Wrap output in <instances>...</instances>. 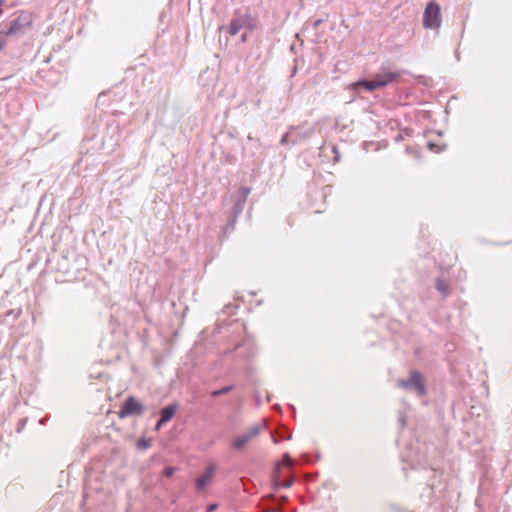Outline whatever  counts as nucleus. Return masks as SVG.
Returning <instances> with one entry per match:
<instances>
[{
	"mask_svg": "<svg viewBox=\"0 0 512 512\" xmlns=\"http://www.w3.org/2000/svg\"><path fill=\"white\" fill-rule=\"evenodd\" d=\"M138 445H139V446H140V445H142V442H139V443H138ZM143 446H144L145 448H147V447H149V443H147V442H143Z\"/></svg>",
	"mask_w": 512,
	"mask_h": 512,
	"instance_id": "nucleus-16",
	"label": "nucleus"
},
{
	"mask_svg": "<svg viewBox=\"0 0 512 512\" xmlns=\"http://www.w3.org/2000/svg\"><path fill=\"white\" fill-rule=\"evenodd\" d=\"M266 427L265 422L251 426L246 432L237 436L232 442V448L242 450L246 445L258 437L260 432Z\"/></svg>",
	"mask_w": 512,
	"mask_h": 512,
	"instance_id": "nucleus-3",
	"label": "nucleus"
},
{
	"mask_svg": "<svg viewBox=\"0 0 512 512\" xmlns=\"http://www.w3.org/2000/svg\"><path fill=\"white\" fill-rule=\"evenodd\" d=\"M163 424H160V420L157 422L156 426H155V430L156 431H159L161 429Z\"/></svg>",
	"mask_w": 512,
	"mask_h": 512,
	"instance_id": "nucleus-14",
	"label": "nucleus"
},
{
	"mask_svg": "<svg viewBox=\"0 0 512 512\" xmlns=\"http://www.w3.org/2000/svg\"><path fill=\"white\" fill-rule=\"evenodd\" d=\"M292 484V481H288V482H285L282 484V486L286 487V488H289Z\"/></svg>",
	"mask_w": 512,
	"mask_h": 512,
	"instance_id": "nucleus-15",
	"label": "nucleus"
},
{
	"mask_svg": "<svg viewBox=\"0 0 512 512\" xmlns=\"http://www.w3.org/2000/svg\"><path fill=\"white\" fill-rule=\"evenodd\" d=\"M284 462H286V463L289 465V459H288V457H287V456H285V458H284Z\"/></svg>",
	"mask_w": 512,
	"mask_h": 512,
	"instance_id": "nucleus-18",
	"label": "nucleus"
},
{
	"mask_svg": "<svg viewBox=\"0 0 512 512\" xmlns=\"http://www.w3.org/2000/svg\"><path fill=\"white\" fill-rule=\"evenodd\" d=\"M175 472V468L173 467H166L164 470H163V473L166 477H171Z\"/></svg>",
	"mask_w": 512,
	"mask_h": 512,
	"instance_id": "nucleus-12",
	"label": "nucleus"
},
{
	"mask_svg": "<svg viewBox=\"0 0 512 512\" xmlns=\"http://www.w3.org/2000/svg\"><path fill=\"white\" fill-rule=\"evenodd\" d=\"M231 389H232V387H231V386H226V387H223V388H222V389H220V390H215V391H213V392L211 393V395H212L213 397H218V396H220V395H222V394H225V393L230 392V391H231Z\"/></svg>",
	"mask_w": 512,
	"mask_h": 512,
	"instance_id": "nucleus-10",
	"label": "nucleus"
},
{
	"mask_svg": "<svg viewBox=\"0 0 512 512\" xmlns=\"http://www.w3.org/2000/svg\"><path fill=\"white\" fill-rule=\"evenodd\" d=\"M401 386L403 388H414L420 395L425 393V387L421 381V375L416 371L411 373L409 379L402 381Z\"/></svg>",
	"mask_w": 512,
	"mask_h": 512,
	"instance_id": "nucleus-6",
	"label": "nucleus"
},
{
	"mask_svg": "<svg viewBox=\"0 0 512 512\" xmlns=\"http://www.w3.org/2000/svg\"><path fill=\"white\" fill-rule=\"evenodd\" d=\"M400 75L398 71L382 70L377 73L372 80L359 81L356 85L362 86L368 91H373L395 82Z\"/></svg>",
	"mask_w": 512,
	"mask_h": 512,
	"instance_id": "nucleus-1",
	"label": "nucleus"
},
{
	"mask_svg": "<svg viewBox=\"0 0 512 512\" xmlns=\"http://www.w3.org/2000/svg\"><path fill=\"white\" fill-rule=\"evenodd\" d=\"M242 28H249L250 30L254 29V24L249 15H243L233 18L229 24L228 32L230 33V35L234 36Z\"/></svg>",
	"mask_w": 512,
	"mask_h": 512,
	"instance_id": "nucleus-5",
	"label": "nucleus"
},
{
	"mask_svg": "<svg viewBox=\"0 0 512 512\" xmlns=\"http://www.w3.org/2000/svg\"><path fill=\"white\" fill-rule=\"evenodd\" d=\"M436 288L442 294H444V295L448 294L449 287H448V284L444 280L438 279L436 281Z\"/></svg>",
	"mask_w": 512,
	"mask_h": 512,
	"instance_id": "nucleus-9",
	"label": "nucleus"
},
{
	"mask_svg": "<svg viewBox=\"0 0 512 512\" xmlns=\"http://www.w3.org/2000/svg\"><path fill=\"white\" fill-rule=\"evenodd\" d=\"M442 24L440 5L434 1L429 2L423 12V27L438 30Z\"/></svg>",
	"mask_w": 512,
	"mask_h": 512,
	"instance_id": "nucleus-2",
	"label": "nucleus"
},
{
	"mask_svg": "<svg viewBox=\"0 0 512 512\" xmlns=\"http://www.w3.org/2000/svg\"><path fill=\"white\" fill-rule=\"evenodd\" d=\"M176 411H177L176 404H172V405L164 407L160 412V414H161L160 424H165L166 422L170 421L173 418V416L175 415Z\"/></svg>",
	"mask_w": 512,
	"mask_h": 512,
	"instance_id": "nucleus-7",
	"label": "nucleus"
},
{
	"mask_svg": "<svg viewBox=\"0 0 512 512\" xmlns=\"http://www.w3.org/2000/svg\"><path fill=\"white\" fill-rule=\"evenodd\" d=\"M212 479L208 477L206 474L202 475L196 480V486L199 490H204L207 485L211 482Z\"/></svg>",
	"mask_w": 512,
	"mask_h": 512,
	"instance_id": "nucleus-8",
	"label": "nucleus"
},
{
	"mask_svg": "<svg viewBox=\"0 0 512 512\" xmlns=\"http://www.w3.org/2000/svg\"><path fill=\"white\" fill-rule=\"evenodd\" d=\"M143 412V405L134 397H129L123 403L119 410V417L125 418L131 415H141Z\"/></svg>",
	"mask_w": 512,
	"mask_h": 512,
	"instance_id": "nucleus-4",
	"label": "nucleus"
},
{
	"mask_svg": "<svg viewBox=\"0 0 512 512\" xmlns=\"http://www.w3.org/2000/svg\"><path fill=\"white\" fill-rule=\"evenodd\" d=\"M215 508H216V506H215V505H211V506L209 507V511H212V510H214Z\"/></svg>",
	"mask_w": 512,
	"mask_h": 512,
	"instance_id": "nucleus-17",
	"label": "nucleus"
},
{
	"mask_svg": "<svg viewBox=\"0 0 512 512\" xmlns=\"http://www.w3.org/2000/svg\"><path fill=\"white\" fill-rule=\"evenodd\" d=\"M215 472H216V466L214 464H210L207 469H206V472L205 474L210 477V479H213L214 475H215Z\"/></svg>",
	"mask_w": 512,
	"mask_h": 512,
	"instance_id": "nucleus-11",
	"label": "nucleus"
},
{
	"mask_svg": "<svg viewBox=\"0 0 512 512\" xmlns=\"http://www.w3.org/2000/svg\"><path fill=\"white\" fill-rule=\"evenodd\" d=\"M17 29H18V23L14 22V23H12L11 27L9 28L7 34L8 35L15 34L17 32Z\"/></svg>",
	"mask_w": 512,
	"mask_h": 512,
	"instance_id": "nucleus-13",
	"label": "nucleus"
}]
</instances>
